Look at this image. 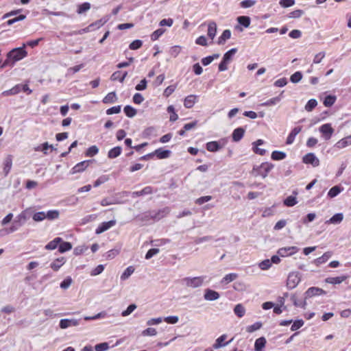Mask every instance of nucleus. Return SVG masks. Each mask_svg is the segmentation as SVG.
Returning <instances> with one entry per match:
<instances>
[{"label":"nucleus","instance_id":"54","mask_svg":"<svg viewBox=\"0 0 351 351\" xmlns=\"http://www.w3.org/2000/svg\"><path fill=\"white\" fill-rule=\"evenodd\" d=\"M280 101V98L278 97H276L274 98H271L270 99H268L265 102L261 104V105L262 106H270L276 105L277 103H278Z\"/></svg>","mask_w":351,"mask_h":351},{"label":"nucleus","instance_id":"37","mask_svg":"<svg viewBox=\"0 0 351 351\" xmlns=\"http://www.w3.org/2000/svg\"><path fill=\"white\" fill-rule=\"evenodd\" d=\"M125 115L130 118L134 117L136 114V110L131 106H125L123 108Z\"/></svg>","mask_w":351,"mask_h":351},{"label":"nucleus","instance_id":"63","mask_svg":"<svg viewBox=\"0 0 351 351\" xmlns=\"http://www.w3.org/2000/svg\"><path fill=\"white\" fill-rule=\"evenodd\" d=\"M303 325H304L303 320H302V319L296 320L293 323V324L291 327V330L292 331L297 330L298 329L300 328Z\"/></svg>","mask_w":351,"mask_h":351},{"label":"nucleus","instance_id":"15","mask_svg":"<svg viewBox=\"0 0 351 351\" xmlns=\"http://www.w3.org/2000/svg\"><path fill=\"white\" fill-rule=\"evenodd\" d=\"M197 101V96L190 95L185 97L184 100V106L186 108H191Z\"/></svg>","mask_w":351,"mask_h":351},{"label":"nucleus","instance_id":"20","mask_svg":"<svg viewBox=\"0 0 351 351\" xmlns=\"http://www.w3.org/2000/svg\"><path fill=\"white\" fill-rule=\"evenodd\" d=\"M324 293V291L318 287H310L306 291V297L311 298L315 295H319Z\"/></svg>","mask_w":351,"mask_h":351},{"label":"nucleus","instance_id":"61","mask_svg":"<svg viewBox=\"0 0 351 351\" xmlns=\"http://www.w3.org/2000/svg\"><path fill=\"white\" fill-rule=\"evenodd\" d=\"M120 253L119 249H112L107 252L106 257L108 259H112Z\"/></svg>","mask_w":351,"mask_h":351},{"label":"nucleus","instance_id":"64","mask_svg":"<svg viewBox=\"0 0 351 351\" xmlns=\"http://www.w3.org/2000/svg\"><path fill=\"white\" fill-rule=\"evenodd\" d=\"M109 348L108 343H101L97 344L95 347L96 351H106Z\"/></svg>","mask_w":351,"mask_h":351},{"label":"nucleus","instance_id":"45","mask_svg":"<svg viewBox=\"0 0 351 351\" xmlns=\"http://www.w3.org/2000/svg\"><path fill=\"white\" fill-rule=\"evenodd\" d=\"M90 8V4L88 2H85L78 5L77 12L80 14L88 11Z\"/></svg>","mask_w":351,"mask_h":351},{"label":"nucleus","instance_id":"22","mask_svg":"<svg viewBox=\"0 0 351 351\" xmlns=\"http://www.w3.org/2000/svg\"><path fill=\"white\" fill-rule=\"evenodd\" d=\"M62 241L60 237H56L53 240L49 242L45 247L47 250H53L59 247V244Z\"/></svg>","mask_w":351,"mask_h":351},{"label":"nucleus","instance_id":"3","mask_svg":"<svg viewBox=\"0 0 351 351\" xmlns=\"http://www.w3.org/2000/svg\"><path fill=\"white\" fill-rule=\"evenodd\" d=\"M204 278L203 276H197L194 278H184L182 281L186 287L191 288H197L202 285Z\"/></svg>","mask_w":351,"mask_h":351},{"label":"nucleus","instance_id":"27","mask_svg":"<svg viewBox=\"0 0 351 351\" xmlns=\"http://www.w3.org/2000/svg\"><path fill=\"white\" fill-rule=\"evenodd\" d=\"M117 101V97L116 93L114 91L108 93L102 100L104 104H113Z\"/></svg>","mask_w":351,"mask_h":351},{"label":"nucleus","instance_id":"40","mask_svg":"<svg viewBox=\"0 0 351 351\" xmlns=\"http://www.w3.org/2000/svg\"><path fill=\"white\" fill-rule=\"evenodd\" d=\"M337 97L335 95H328L325 97L324 100V105L326 107L332 106L336 101Z\"/></svg>","mask_w":351,"mask_h":351},{"label":"nucleus","instance_id":"5","mask_svg":"<svg viewBox=\"0 0 351 351\" xmlns=\"http://www.w3.org/2000/svg\"><path fill=\"white\" fill-rule=\"evenodd\" d=\"M299 251L296 246H289L280 247L277 253L281 257H287L296 254Z\"/></svg>","mask_w":351,"mask_h":351},{"label":"nucleus","instance_id":"25","mask_svg":"<svg viewBox=\"0 0 351 351\" xmlns=\"http://www.w3.org/2000/svg\"><path fill=\"white\" fill-rule=\"evenodd\" d=\"M153 193V189L150 186L144 187L142 190L138 191H134L132 193L133 197H140L145 195H149Z\"/></svg>","mask_w":351,"mask_h":351},{"label":"nucleus","instance_id":"17","mask_svg":"<svg viewBox=\"0 0 351 351\" xmlns=\"http://www.w3.org/2000/svg\"><path fill=\"white\" fill-rule=\"evenodd\" d=\"M12 166V156L8 155L3 161V172L7 176L11 170Z\"/></svg>","mask_w":351,"mask_h":351},{"label":"nucleus","instance_id":"6","mask_svg":"<svg viewBox=\"0 0 351 351\" xmlns=\"http://www.w3.org/2000/svg\"><path fill=\"white\" fill-rule=\"evenodd\" d=\"M300 281V278L298 273H290L287 280V286L289 289H293L298 285Z\"/></svg>","mask_w":351,"mask_h":351},{"label":"nucleus","instance_id":"21","mask_svg":"<svg viewBox=\"0 0 351 351\" xmlns=\"http://www.w3.org/2000/svg\"><path fill=\"white\" fill-rule=\"evenodd\" d=\"M351 145V135L348 136L343 138H341L339 141H337L335 144V147L337 149H343L348 145Z\"/></svg>","mask_w":351,"mask_h":351},{"label":"nucleus","instance_id":"43","mask_svg":"<svg viewBox=\"0 0 351 351\" xmlns=\"http://www.w3.org/2000/svg\"><path fill=\"white\" fill-rule=\"evenodd\" d=\"M60 213L56 210H49L45 213V219L48 220H53L59 217Z\"/></svg>","mask_w":351,"mask_h":351},{"label":"nucleus","instance_id":"55","mask_svg":"<svg viewBox=\"0 0 351 351\" xmlns=\"http://www.w3.org/2000/svg\"><path fill=\"white\" fill-rule=\"evenodd\" d=\"M341 192V189L339 186H335L333 187H332L328 193V195L330 197H336L339 193Z\"/></svg>","mask_w":351,"mask_h":351},{"label":"nucleus","instance_id":"24","mask_svg":"<svg viewBox=\"0 0 351 351\" xmlns=\"http://www.w3.org/2000/svg\"><path fill=\"white\" fill-rule=\"evenodd\" d=\"M217 33V24L214 21L209 22L208 25V36L210 39H213L216 35Z\"/></svg>","mask_w":351,"mask_h":351},{"label":"nucleus","instance_id":"38","mask_svg":"<svg viewBox=\"0 0 351 351\" xmlns=\"http://www.w3.org/2000/svg\"><path fill=\"white\" fill-rule=\"evenodd\" d=\"M234 313L239 317H242L244 316V315L245 313V309L242 304H239L235 306V307L234 308Z\"/></svg>","mask_w":351,"mask_h":351},{"label":"nucleus","instance_id":"52","mask_svg":"<svg viewBox=\"0 0 351 351\" xmlns=\"http://www.w3.org/2000/svg\"><path fill=\"white\" fill-rule=\"evenodd\" d=\"M165 31L161 28L156 29L151 34V40L153 41L158 40L165 33Z\"/></svg>","mask_w":351,"mask_h":351},{"label":"nucleus","instance_id":"36","mask_svg":"<svg viewBox=\"0 0 351 351\" xmlns=\"http://www.w3.org/2000/svg\"><path fill=\"white\" fill-rule=\"evenodd\" d=\"M287 155L285 152L281 151H274L271 153V158L274 160H281L286 158Z\"/></svg>","mask_w":351,"mask_h":351},{"label":"nucleus","instance_id":"29","mask_svg":"<svg viewBox=\"0 0 351 351\" xmlns=\"http://www.w3.org/2000/svg\"><path fill=\"white\" fill-rule=\"evenodd\" d=\"M266 339L265 337H262L258 338L254 343V350L255 351H263V348L266 344Z\"/></svg>","mask_w":351,"mask_h":351},{"label":"nucleus","instance_id":"13","mask_svg":"<svg viewBox=\"0 0 351 351\" xmlns=\"http://www.w3.org/2000/svg\"><path fill=\"white\" fill-rule=\"evenodd\" d=\"M204 297L206 300L213 301L219 298V293L214 290L206 289Z\"/></svg>","mask_w":351,"mask_h":351},{"label":"nucleus","instance_id":"51","mask_svg":"<svg viewBox=\"0 0 351 351\" xmlns=\"http://www.w3.org/2000/svg\"><path fill=\"white\" fill-rule=\"evenodd\" d=\"M106 21L107 20L101 19L95 21L94 23H92L91 24H90V25L93 28V30L94 31L103 26L106 23Z\"/></svg>","mask_w":351,"mask_h":351},{"label":"nucleus","instance_id":"2","mask_svg":"<svg viewBox=\"0 0 351 351\" xmlns=\"http://www.w3.org/2000/svg\"><path fill=\"white\" fill-rule=\"evenodd\" d=\"M273 168V164L267 162H263L260 165L254 166L251 171V174L254 177L261 176L263 178H265Z\"/></svg>","mask_w":351,"mask_h":351},{"label":"nucleus","instance_id":"34","mask_svg":"<svg viewBox=\"0 0 351 351\" xmlns=\"http://www.w3.org/2000/svg\"><path fill=\"white\" fill-rule=\"evenodd\" d=\"M332 256L331 252H325L322 256L316 258L315 263L318 265L326 263Z\"/></svg>","mask_w":351,"mask_h":351},{"label":"nucleus","instance_id":"39","mask_svg":"<svg viewBox=\"0 0 351 351\" xmlns=\"http://www.w3.org/2000/svg\"><path fill=\"white\" fill-rule=\"evenodd\" d=\"M219 57V54L215 53L213 56H209L202 59V63L204 66L210 64L215 59H217Z\"/></svg>","mask_w":351,"mask_h":351},{"label":"nucleus","instance_id":"46","mask_svg":"<svg viewBox=\"0 0 351 351\" xmlns=\"http://www.w3.org/2000/svg\"><path fill=\"white\" fill-rule=\"evenodd\" d=\"M317 105V101L315 99H311L308 101L305 106V110L308 112L312 111Z\"/></svg>","mask_w":351,"mask_h":351},{"label":"nucleus","instance_id":"42","mask_svg":"<svg viewBox=\"0 0 351 351\" xmlns=\"http://www.w3.org/2000/svg\"><path fill=\"white\" fill-rule=\"evenodd\" d=\"M237 21L239 24L243 25L245 27H248L250 25V18L247 16H241L237 18Z\"/></svg>","mask_w":351,"mask_h":351},{"label":"nucleus","instance_id":"23","mask_svg":"<svg viewBox=\"0 0 351 351\" xmlns=\"http://www.w3.org/2000/svg\"><path fill=\"white\" fill-rule=\"evenodd\" d=\"M346 279H347V276H337V277H328V278H326L325 281L326 283H328V284L337 285V284L341 283Z\"/></svg>","mask_w":351,"mask_h":351},{"label":"nucleus","instance_id":"57","mask_svg":"<svg viewBox=\"0 0 351 351\" xmlns=\"http://www.w3.org/2000/svg\"><path fill=\"white\" fill-rule=\"evenodd\" d=\"M302 73L297 71L291 75L290 80L293 83H298L302 80Z\"/></svg>","mask_w":351,"mask_h":351},{"label":"nucleus","instance_id":"60","mask_svg":"<svg viewBox=\"0 0 351 351\" xmlns=\"http://www.w3.org/2000/svg\"><path fill=\"white\" fill-rule=\"evenodd\" d=\"M108 179H109V178L108 176H100L97 180H95V182L93 184V186L97 187L99 185H101V184H104L106 182H107L108 180Z\"/></svg>","mask_w":351,"mask_h":351},{"label":"nucleus","instance_id":"26","mask_svg":"<svg viewBox=\"0 0 351 351\" xmlns=\"http://www.w3.org/2000/svg\"><path fill=\"white\" fill-rule=\"evenodd\" d=\"M122 152V148L120 146H117L111 149H110L108 152V157L109 158H115L121 155Z\"/></svg>","mask_w":351,"mask_h":351},{"label":"nucleus","instance_id":"4","mask_svg":"<svg viewBox=\"0 0 351 351\" xmlns=\"http://www.w3.org/2000/svg\"><path fill=\"white\" fill-rule=\"evenodd\" d=\"M319 132L326 141L330 139L334 133V129L330 123H325L319 127Z\"/></svg>","mask_w":351,"mask_h":351},{"label":"nucleus","instance_id":"59","mask_svg":"<svg viewBox=\"0 0 351 351\" xmlns=\"http://www.w3.org/2000/svg\"><path fill=\"white\" fill-rule=\"evenodd\" d=\"M32 218L35 221H41L45 219V213L43 211L37 212L34 214Z\"/></svg>","mask_w":351,"mask_h":351},{"label":"nucleus","instance_id":"33","mask_svg":"<svg viewBox=\"0 0 351 351\" xmlns=\"http://www.w3.org/2000/svg\"><path fill=\"white\" fill-rule=\"evenodd\" d=\"M206 149L210 152H215L219 150L221 147L217 141H210L206 143Z\"/></svg>","mask_w":351,"mask_h":351},{"label":"nucleus","instance_id":"9","mask_svg":"<svg viewBox=\"0 0 351 351\" xmlns=\"http://www.w3.org/2000/svg\"><path fill=\"white\" fill-rule=\"evenodd\" d=\"M92 162V160H87L82 161L77 165H75L72 169H71V173L73 174L80 173L84 171L90 165V163Z\"/></svg>","mask_w":351,"mask_h":351},{"label":"nucleus","instance_id":"8","mask_svg":"<svg viewBox=\"0 0 351 351\" xmlns=\"http://www.w3.org/2000/svg\"><path fill=\"white\" fill-rule=\"evenodd\" d=\"M116 220H110L109 221H105L100 223L95 230V233L99 234L109 230L116 224Z\"/></svg>","mask_w":351,"mask_h":351},{"label":"nucleus","instance_id":"18","mask_svg":"<svg viewBox=\"0 0 351 351\" xmlns=\"http://www.w3.org/2000/svg\"><path fill=\"white\" fill-rule=\"evenodd\" d=\"M244 134L245 130L242 128H237L235 130H234L232 134L233 141H239L243 137Z\"/></svg>","mask_w":351,"mask_h":351},{"label":"nucleus","instance_id":"14","mask_svg":"<svg viewBox=\"0 0 351 351\" xmlns=\"http://www.w3.org/2000/svg\"><path fill=\"white\" fill-rule=\"evenodd\" d=\"M66 263V259L64 257H60L56 258L51 264L50 267L54 271H57L60 269V268L64 265Z\"/></svg>","mask_w":351,"mask_h":351},{"label":"nucleus","instance_id":"1","mask_svg":"<svg viewBox=\"0 0 351 351\" xmlns=\"http://www.w3.org/2000/svg\"><path fill=\"white\" fill-rule=\"evenodd\" d=\"M26 45L23 44L22 47L14 48L6 54V58L1 65V69L7 66L12 67L15 63L25 58L27 56V51L25 49Z\"/></svg>","mask_w":351,"mask_h":351},{"label":"nucleus","instance_id":"32","mask_svg":"<svg viewBox=\"0 0 351 351\" xmlns=\"http://www.w3.org/2000/svg\"><path fill=\"white\" fill-rule=\"evenodd\" d=\"M227 335H222L216 339L215 343L213 344V348L215 349H218L222 346H224L228 343V342L223 343V341L226 339Z\"/></svg>","mask_w":351,"mask_h":351},{"label":"nucleus","instance_id":"47","mask_svg":"<svg viewBox=\"0 0 351 351\" xmlns=\"http://www.w3.org/2000/svg\"><path fill=\"white\" fill-rule=\"evenodd\" d=\"M304 14V11L302 10H295L289 12L287 15L288 18L290 19H298Z\"/></svg>","mask_w":351,"mask_h":351},{"label":"nucleus","instance_id":"58","mask_svg":"<svg viewBox=\"0 0 351 351\" xmlns=\"http://www.w3.org/2000/svg\"><path fill=\"white\" fill-rule=\"evenodd\" d=\"M25 18H26L25 15L21 14L15 18L8 20L6 23L8 25H12V24L18 22V21L24 20Z\"/></svg>","mask_w":351,"mask_h":351},{"label":"nucleus","instance_id":"11","mask_svg":"<svg viewBox=\"0 0 351 351\" xmlns=\"http://www.w3.org/2000/svg\"><path fill=\"white\" fill-rule=\"evenodd\" d=\"M302 126H297L295 127L289 133L287 138L286 143L287 145L292 144L294 141L295 136L302 131Z\"/></svg>","mask_w":351,"mask_h":351},{"label":"nucleus","instance_id":"19","mask_svg":"<svg viewBox=\"0 0 351 351\" xmlns=\"http://www.w3.org/2000/svg\"><path fill=\"white\" fill-rule=\"evenodd\" d=\"M154 156H156L158 159H165L170 156L171 152L169 150H164L162 148H158L154 152Z\"/></svg>","mask_w":351,"mask_h":351},{"label":"nucleus","instance_id":"44","mask_svg":"<svg viewBox=\"0 0 351 351\" xmlns=\"http://www.w3.org/2000/svg\"><path fill=\"white\" fill-rule=\"evenodd\" d=\"M134 271V268L132 266L127 267L121 276V279L124 280L128 278Z\"/></svg>","mask_w":351,"mask_h":351},{"label":"nucleus","instance_id":"62","mask_svg":"<svg viewBox=\"0 0 351 351\" xmlns=\"http://www.w3.org/2000/svg\"><path fill=\"white\" fill-rule=\"evenodd\" d=\"M279 4L282 8H289L295 4V0H280Z\"/></svg>","mask_w":351,"mask_h":351},{"label":"nucleus","instance_id":"49","mask_svg":"<svg viewBox=\"0 0 351 351\" xmlns=\"http://www.w3.org/2000/svg\"><path fill=\"white\" fill-rule=\"evenodd\" d=\"M298 203L296 198L293 196H289L284 200V204L287 206H293Z\"/></svg>","mask_w":351,"mask_h":351},{"label":"nucleus","instance_id":"35","mask_svg":"<svg viewBox=\"0 0 351 351\" xmlns=\"http://www.w3.org/2000/svg\"><path fill=\"white\" fill-rule=\"evenodd\" d=\"M72 249V245L71 243L69 242H67V241H62L60 244H59V247H58V251L60 252V253H64V252H66L67 251H69Z\"/></svg>","mask_w":351,"mask_h":351},{"label":"nucleus","instance_id":"28","mask_svg":"<svg viewBox=\"0 0 351 351\" xmlns=\"http://www.w3.org/2000/svg\"><path fill=\"white\" fill-rule=\"evenodd\" d=\"M231 32L230 29H225L222 34L219 37L217 43L218 45H223L227 40L230 38Z\"/></svg>","mask_w":351,"mask_h":351},{"label":"nucleus","instance_id":"41","mask_svg":"<svg viewBox=\"0 0 351 351\" xmlns=\"http://www.w3.org/2000/svg\"><path fill=\"white\" fill-rule=\"evenodd\" d=\"M99 149L96 145H92L87 149L85 153V156L87 157H93L97 154Z\"/></svg>","mask_w":351,"mask_h":351},{"label":"nucleus","instance_id":"56","mask_svg":"<svg viewBox=\"0 0 351 351\" xmlns=\"http://www.w3.org/2000/svg\"><path fill=\"white\" fill-rule=\"evenodd\" d=\"M143 45V42L141 40H135L132 41L130 45L129 48L132 50H136L140 49Z\"/></svg>","mask_w":351,"mask_h":351},{"label":"nucleus","instance_id":"12","mask_svg":"<svg viewBox=\"0 0 351 351\" xmlns=\"http://www.w3.org/2000/svg\"><path fill=\"white\" fill-rule=\"evenodd\" d=\"M79 325V321L77 319H62L60 321L59 326L61 328L64 329L70 326H76Z\"/></svg>","mask_w":351,"mask_h":351},{"label":"nucleus","instance_id":"31","mask_svg":"<svg viewBox=\"0 0 351 351\" xmlns=\"http://www.w3.org/2000/svg\"><path fill=\"white\" fill-rule=\"evenodd\" d=\"M343 219V215L342 213H337L334 215L326 223L338 224L340 223Z\"/></svg>","mask_w":351,"mask_h":351},{"label":"nucleus","instance_id":"53","mask_svg":"<svg viewBox=\"0 0 351 351\" xmlns=\"http://www.w3.org/2000/svg\"><path fill=\"white\" fill-rule=\"evenodd\" d=\"M237 52V49L233 48L227 51L223 57L224 62H229L231 60L232 56Z\"/></svg>","mask_w":351,"mask_h":351},{"label":"nucleus","instance_id":"30","mask_svg":"<svg viewBox=\"0 0 351 351\" xmlns=\"http://www.w3.org/2000/svg\"><path fill=\"white\" fill-rule=\"evenodd\" d=\"M127 75V72H125L123 74H122L121 71H115L112 74L110 80L112 81L119 80V82H123Z\"/></svg>","mask_w":351,"mask_h":351},{"label":"nucleus","instance_id":"10","mask_svg":"<svg viewBox=\"0 0 351 351\" xmlns=\"http://www.w3.org/2000/svg\"><path fill=\"white\" fill-rule=\"evenodd\" d=\"M26 220V216L24 213H21L20 215H19L16 219H14L13 223H12V226L11 227V231H15L19 227H21L23 223Z\"/></svg>","mask_w":351,"mask_h":351},{"label":"nucleus","instance_id":"50","mask_svg":"<svg viewBox=\"0 0 351 351\" xmlns=\"http://www.w3.org/2000/svg\"><path fill=\"white\" fill-rule=\"evenodd\" d=\"M238 277V275L235 273H231L226 275L223 279L222 282L228 284L233 280H234Z\"/></svg>","mask_w":351,"mask_h":351},{"label":"nucleus","instance_id":"48","mask_svg":"<svg viewBox=\"0 0 351 351\" xmlns=\"http://www.w3.org/2000/svg\"><path fill=\"white\" fill-rule=\"evenodd\" d=\"M262 327V323L257 322L253 324L252 325L248 326L246 328V331L247 332H253L256 330H259Z\"/></svg>","mask_w":351,"mask_h":351},{"label":"nucleus","instance_id":"16","mask_svg":"<svg viewBox=\"0 0 351 351\" xmlns=\"http://www.w3.org/2000/svg\"><path fill=\"white\" fill-rule=\"evenodd\" d=\"M263 143L264 141L262 139H258L253 143V151L255 154H258L260 156H264L266 154L265 149L258 147L259 145H261Z\"/></svg>","mask_w":351,"mask_h":351},{"label":"nucleus","instance_id":"7","mask_svg":"<svg viewBox=\"0 0 351 351\" xmlns=\"http://www.w3.org/2000/svg\"><path fill=\"white\" fill-rule=\"evenodd\" d=\"M302 162L307 165H311L314 167L319 165V160L313 153L306 154L302 158Z\"/></svg>","mask_w":351,"mask_h":351}]
</instances>
